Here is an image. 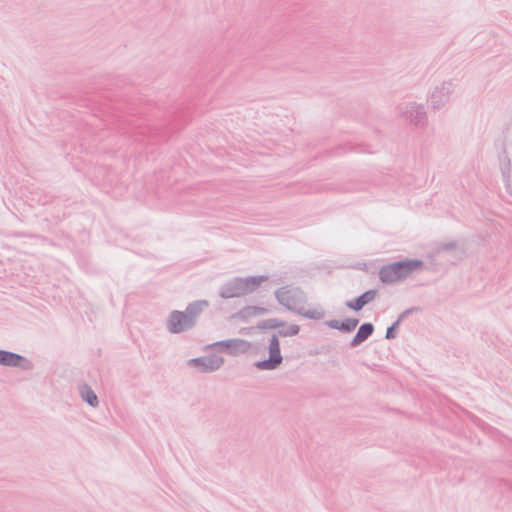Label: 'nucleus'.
Here are the masks:
<instances>
[{"label":"nucleus","instance_id":"obj_8","mask_svg":"<svg viewBox=\"0 0 512 512\" xmlns=\"http://www.w3.org/2000/svg\"><path fill=\"white\" fill-rule=\"evenodd\" d=\"M21 361V356L0 350V364L8 366H17L21 363Z\"/></svg>","mask_w":512,"mask_h":512},{"label":"nucleus","instance_id":"obj_12","mask_svg":"<svg viewBox=\"0 0 512 512\" xmlns=\"http://www.w3.org/2000/svg\"><path fill=\"white\" fill-rule=\"evenodd\" d=\"M298 333V327L297 326H290L287 331H281V335H296Z\"/></svg>","mask_w":512,"mask_h":512},{"label":"nucleus","instance_id":"obj_6","mask_svg":"<svg viewBox=\"0 0 512 512\" xmlns=\"http://www.w3.org/2000/svg\"><path fill=\"white\" fill-rule=\"evenodd\" d=\"M376 292L373 290L367 291L357 299L347 303V306L353 310H360L364 305L371 302L375 298Z\"/></svg>","mask_w":512,"mask_h":512},{"label":"nucleus","instance_id":"obj_1","mask_svg":"<svg viewBox=\"0 0 512 512\" xmlns=\"http://www.w3.org/2000/svg\"><path fill=\"white\" fill-rule=\"evenodd\" d=\"M276 297L280 304L309 318H318L322 315L319 309L307 307L305 295L297 288L282 287L276 292Z\"/></svg>","mask_w":512,"mask_h":512},{"label":"nucleus","instance_id":"obj_11","mask_svg":"<svg viewBox=\"0 0 512 512\" xmlns=\"http://www.w3.org/2000/svg\"><path fill=\"white\" fill-rule=\"evenodd\" d=\"M81 394L90 405L95 406L97 404V396L90 388L85 387Z\"/></svg>","mask_w":512,"mask_h":512},{"label":"nucleus","instance_id":"obj_4","mask_svg":"<svg viewBox=\"0 0 512 512\" xmlns=\"http://www.w3.org/2000/svg\"><path fill=\"white\" fill-rule=\"evenodd\" d=\"M190 325L191 321L187 318V316L184 313L175 311L170 315L168 327L171 332L179 333L185 330Z\"/></svg>","mask_w":512,"mask_h":512},{"label":"nucleus","instance_id":"obj_13","mask_svg":"<svg viewBox=\"0 0 512 512\" xmlns=\"http://www.w3.org/2000/svg\"><path fill=\"white\" fill-rule=\"evenodd\" d=\"M280 326V323L276 320H270L267 322L266 325H264V328H278Z\"/></svg>","mask_w":512,"mask_h":512},{"label":"nucleus","instance_id":"obj_2","mask_svg":"<svg viewBox=\"0 0 512 512\" xmlns=\"http://www.w3.org/2000/svg\"><path fill=\"white\" fill-rule=\"evenodd\" d=\"M420 266L421 262L417 260L393 263L381 269L380 279L386 283L396 282L407 277L413 270L420 268Z\"/></svg>","mask_w":512,"mask_h":512},{"label":"nucleus","instance_id":"obj_3","mask_svg":"<svg viewBox=\"0 0 512 512\" xmlns=\"http://www.w3.org/2000/svg\"><path fill=\"white\" fill-rule=\"evenodd\" d=\"M269 352H270L269 360L259 362L257 364L258 368L270 370V369H274L281 363L282 357H281L280 349H279V341L276 336H273L272 339L270 340Z\"/></svg>","mask_w":512,"mask_h":512},{"label":"nucleus","instance_id":"obj_7","mask_svg":"<svg viewBox=\"0 0 512 512\" xmlns=\"http://www.w3.org/2000/svg\"><path fill=\"white\" fill-rule=\"evenodd\" d=\"M191 363L195 366L203 367V370L206 371V370L218 369L220 367V365L222 364V360L217 357H211V358H203L201 360L196 359V360H193Z\"/></svg>","mask_w":512,"mask_h":512},{"label":"nucleus","instance_id":"obj_5","mask_svg":"<svg viewBox=\"0 0 512 512\" xmlns=\"http://www.w3.org/2000/svg\"><path fill=\"white\" fill-rule=\"evenodd\" d=\"M262 278H248L237 283V292L231 294V296H240L255 290L261 283Z\"/></svg>","mask_w":512,"mask_h":512},{"label":"nucleus","instance_id":"obj_9","mask_svg":"<svg viewBox=\"0 0 512 512\" xmlns=\"http://www.w3.org/2000/svg\"><path fill=\"white\" fill-rule=\"evenodd\" d=\"M373 332V325L366 323L360 326L358 332L354 338L355 343H360L367 339Z\"/></svg>","mask_w":512,"mask_h":512},{"label":"nucleus","instance_id":"obj_10","mask_svg":"<svg viewBox=\"0 0 512 512\" xmlns=\"http://www.w3.org/2000/svg\"><path fill=\"white\" fill-rule=\"evenodd\" d=\"M357 324H358L357 319H347L346 321L342 322L340 325L338 324V322H335L334 324H331V326L334 328L343 329L345 331H351V330L355 329Z\"/></svg>","mask_w":512,"mask_h":512}]
</instances>
